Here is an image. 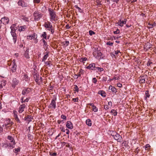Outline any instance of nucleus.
I'll use <instances>...</instances> for the list:
<instances>
[{"label":"nucleus","instance_id":"nucleus-1","mask_svg":"<svg viewBox=\"0 0 156 156\" xmlns=\"http://www.w3.org/2000/svg\"><path fill=\"white\" fill-rule=\"evenodd\" d=\"M15 24H12L10 27L11 29V35L13 37V40L14 42L15 43L17 40V37L16 33V31L17 30L16 27H15Z\"/></svg>","mask_w":156,"mask_h":156},{"label":"nucleus","instance_id":"nucleus-2","mask_svg":"<svg viewBox=\"0 0 156 156\" xmlns=\"http://www.w3.org/2000/svg\"><path fill=\"white\" fill-rule=\"evenodd\" d=\"M93 55L97 59H101L103 58L102 53L98 48H95L94 51L93 52Z\"/></svg>","mask_w":156,"mask_h":156},{"label":"nucleus","instance_id":"nucleus-3","mask_svg":"<svg viewBox=\"0 0 156 156\" xmlns=\"http://www.w3.org/2000/svg\"><path fill=\"white\" fill-rule=\"evenodd\" d=\"M111 135L114 138V139L117 141L118 142H121L122 141V137L118 133L115 132H113Z\"/></svg>","mask_w":156,"mask_h":156},{"label":"nucleus","instance_id":"nucleus-4","mask_svg":"<svg viewBox=\"0 0 156 156\" xmlns=\"http://www.w3.org/2000/svg\"><path fill=\"white\" fill-rule=\"evenodd\" d=\"M48 11L49 12L50 16V19L51 21H55V19L56 18V15L55 13L53 10H52L51 8H49Z\"/></svg>","mask_w":156,"mask_h":156},{"label":"nucleus","instance_id":"nucleus-5","mask_svg":"<svg viewBox=\"0 0 156 156\" xmlns=\"http://www.w3.org/2000/svg\"><path fill=\"white\" fill-rule=\"evenodd\" d=\"M7 138L11 142V143L9 144V147L12 148H14L15 147L14 145L16 143L13 137L11 136H8Z\"/></svg>","mask_w":156,"mask_h":156},{"label":"nucleus","instance_id":"nucleus-6","mask_svg":"<svg viewBox=\"0 0 156 156\" xmlns=\"http://www.w3.org/2000/svg\"><path fill=\"white\" fill-rule=\"evenodd\" d=\"M56 100V98L53 99L51 101V103L50 104L48 107L49 108H54L55 109L56 108V102L55 101Z\"/></svg>","mask_w":156,"mask_h":156},{"label":"nucleus","instance_id":"nucleus-7","mask_svg":"<svg viewBox=\"0 0 156 156\" xmlns=\"http://www.w3.org/2000/svg\"><path fill=\"white\" fill-rule=\"evenodd\" d=\"M33 15L35 20L36 21L39 20L40 19L41 16V14L36 12L34 13Z\"/></svg>","mask_w":156,"mask_h":156},{"label":"nucleus","instance_id":"nucleus-8","mask_svg":"<svg viewBox=\"0 0 156 156\" xmlns=\"http://www.w3.org/2000/svg\"><path fill=\"white\" fill-rule=\"evenodd\" d=\"M26 106V105L25 104H23L20 105L18 110V112L19 113H21L24 111V109Z\"/></svg>","mask_w":156,"mask_h":156},{"label":"nucleus","instance_id":"nucleus-9","mask_svg":"<svg viewBox=\"0 0 156 156\" xmlns=\"http://www.w3.org/2000/svg\"><path fill=\"white\" fill-rule=\"evenodd\" d=\"M95 64L94 63H91L87 67V69L92 70H95V69L96 68Z\"/></svg>","mask_w":156,"mask_h":156},{"label":"nucleus","instance_id":"nucleus-10","mask_svg":"<svg viewBox=\"0 0 156 156\" xmlns=\"http://www.w3.org/2000/svg\"><path fill=\"white\" fill-rule=\"evenodd\" d=\"M16 111H14L13 113L14 114V117L15 120L18 122L19 123H21L20 121V120L18 116L16 114Z\"/></svg>","mask_w":156,"mask_h":156},{"label":"nucleus","instance_id":"nucleus-11","mask_svg":"<svg viewBox=\"0 0 156 156\" xmlns=\"http://www.w3.org/2000/svg\"><path fill=\"white\" fill-rule=\"evenodd\" d=\"M44 27L46 28L49 29L50 28H52V26L50 22H48L47 23L45 22V23Z\"/></svg>","mask_w":156,"mask_h":156},{"label":"nucleus","instance_id":"nucleus-12","mask_svg":"<svg viewBox=\"0 0 156 156\" xmlns=\"http://www.w3.org/2000/svg\"><path fill=\"white\" fill-rule=\"evenodd\" d=\"M2 22H3L4 23L8 24L9 21V20L8 17H5L2 18L1 20H0Z\"/></svg>","mask_w":156,"mask_h":156},{"label":"nucleus","instance_id":"nucleus-13","mask_svg":"<svg viewBox=\"0 0 156 156\" xmlns=\"http://www.w3.org/2000/svg\"><path fill=\"white\" fill-rule=\"evenodd\" d=\"M66 126L69 129H72L73 128V124L70 121H67L66 123Z\"/></svg>","mask_w":156,"mask_h":156},{"label":"nucleus","instance_id":"nucleus-14","mask_svg":"<svg viewBox=\"0 0 156 156\" xmlns=\"http://www.w3.org/2000/svg\"><path fill=\"white\" fill-rule=\"evenodd\" d=\"M18 3L19 5L23 7H26V5H25L24 2L22 0H19Z\"/></svg>","mask_w":156,"mask_h":156},{"label":"nucleus","instance_id":"nucleus-15","mask_svg":"<svg viewBox=\"0 0 156 156\" xmlns=\"http://www.w3.org/2000/svg\"><path fill=\"white\" fill-rule=\"evenodd\" d=\"M35 80L36 82H37L39 84L40 83L39 81V75L35 74L34 76Z\"/></svg>","mask_w":156,"mask_h":156},{"label":"nucleus","instance_id":"nucleus-16","mask_svg":"<svg viewBox=\"0 0 156 156\" xmlns=\"http://www.w3.org/2000/svg\"><path fill=\"white\" fill-rule=\"evenodd\" d=\"M19 81L17 80L16 78H13L12 80V86H13L17 85L18 84Z\"/></svg>","mask_w":156,"mask_h":156},{"label":"nucleus","instance_id":"nucleus-17","mask_svg":"<svg viewBox=\"0 0 156 156\" xmlns=\"http://www.w3.org/2000/svg\"><path fill=\"white\" fill-rule=\"evenodd\" d=\"M145 78L144 76H140V83H145Z\"/></svg>","mask_w":156,"mask_h":156},{"label":"nucleus","instance_id":"nucleus-18","mask_svg":"<svg viewBox=\"0 0 156 156\" xmlns=\"http://www.w3.org/2000/svg\"><path fill=\"white\" fill-rule=\"evenodd\" d=\"M12 65V66L11 68V70L13 73L15 72L16 70V64H14Z\"/></svg>","mask_w":156,"mask_h":156},{"label":"nucleus","instance_id":"nucleus-19","mask_svg":"<svg viewBox=\"0 0 156 156\" xmlns=\"http://www.w3.org/2000/svg\"><path fill=\"white\" fill-rule=\"evenodd\" d=\"M109 90H110L111 91L115 93H116L117 92L116 89L114 87L112 86H110L109 87Z\"/></svg>","mask_w":156,"mask_h":156},{"label":"nucleus","instance_id":"nucleus-20","mask_svg":"<svg viewBox=\"0 0 156 156\" xmlns=\"http://www.w3.org/2000/svg\"><path fill=\"white\" fill-rule=\"evenodd\" d=\"M29 51V49L27 48L26 50V51H25L24 54V57L27 58H30V57L29 56V55H28Z\"/></svg>","mask_w":156,"mask_h":156},{"label":"nucleus","instance_id":"nucleus-21","mask_svg":"<svg viewBox=\"0 0 156 156\" xmlns=\"http://www.w3.org/2000/svg\"><path fill=\"white\" fill-rule=\"evenodd\" d=\"M98 94H101L102 96H106L105 92L103 90H100L98 92Z\"/></svg>","mask_w":156,"mask_h":156},{"label":"nucleus","instance_id":"nucleus-22","mask_svg":"<svg viewBox=\"0 0 156 156\" xmlns=\"http://www.w3.org/2000/svg\"><path fill=\"white\" fill-rule=\"evenodd\" d=\"M110 113L112 115H113L114 116L117 115V112L114 109H112L111 110Z\"/></svg>","mask_w":156,"mask_h":156},{"label":"nucleus","instance_id":"nucleus-23","mask_svg":"<svg viewBox=\"0 0 156 156\" xmlns=\"http://www.w3.org/2000/svg\"><path fill=\"white\" fill-rule=\"evenodd\" d=\"M20 17L21 19H22L25 21H28V18L25 17L24 16H20Z\"/></svg>","mask_w":156,"mask_h":156},{"label":"nucleus","instance_id":"nucleus-24","mask_svg":"<svg viewBox=\"0 0 156 156\" xmlns=\"http://www.w3.org/2000/svg\"><path fill=\"white\" fill-rule=\"evenodd\" d=\"M86 123L89 126H91L92 125L91 121L90 119H88L86 120Z\"/></svg>","mask_w":156,"mask_h":156},{"label":"nucleus","instance_id":"nucleus-25","mask_svg":"<svg viewBox=\"0 0 156 156\" xmlns=\"http://www.w3.org/2000/svg\"><path fill=\"white\" fill-rule=\"evenodd\" d=\"M95 70H96L97 72H101L103 70V69L102 68L96 67Z\"/></svg>","mask_w":156,"mask_h":156},{"label":"nucleus","instance_id":"nucleus-26","mask_svg":"<svg viewBox=\"0 0 156 156\" xmlns=\"http://www.w3.org/2000/svg\"><path fill=\"white\" fill-rule=\"evenodd\" d=\"M126 19H124V21H122V22L119 23V25L121 27H123V24H125L126 23Z\"/></svg>","mask_w":156,"mask_h":156},{"label":"nucleus","instance_id":"nucleus-27","mask_svg":"<svg viewBox=\"0 0 156 156\" xmlns=\"http://www.w3.org/2000/svg\"><path fill=\"white\" fill-rule=\"evenodd\" d=\"M27 121L28 122V123L32 121V119H33L32 117L30 115H28L27 116Z\"/></svg>","mask_w":156,"mask_h":156},{"label":"nucleus","instance_id":"nucleus-28","mask_svg":"<svg viewBox=\"0 0 156 156\" xmlns=\"http://www.w3.org/2000/svg\"><path fill=\"white\" fill-rule=\"evenodd\" d=\"M48 56V53H47L43 57V59H42V61H45L47 58V57Z\"/></svg>","mask_w":156,"mask_h":156},{"label":"nucleus","instance_id":"nucleus-29","mask_svg":"<svg viewBox=\"0 0 156 156\" xmlns=\"http://www.w3.org/2000/svg\"><path fill=\"white\" fill-rule=\"evenodd\" d=\"M43 42L44 43V46L46 48H47L48 45L47 42L45 41V40L43 39H42Z\"/></svg>","mask_w":156,"mask_h":156},{"label":"nucleus","instance_id":"nucleus-30","mask_svg":"<svg viewBox=\"0 0 156 156\" xmlns=\"http://www.w3.org/2000/svg\"><path fill=\"white\" fill-rule=\"evenodd\" d=\"M34 38L35 36L33 35H31L27 36V38L30 40L34 39Z\"/></svg>","mask_w":156,"mask_h":156},{"label":"nucleus","instance_id":"nucleus-31","mask_svg":"<svg viewBox=\"0 0 156 156\" xmlns=\"http://www.w3.org/2000/svg\"><path fill=\"white\" fill-rule=\"evenodd\" d=\"M92 108L94 112H97L98 111V108L97 107L94 105H92Z\"/></svg>","mask_w":156,"mask_h":156},{"label":"nucleus","instance_id":"nucleus-32","mask_svg":"<svg viewBox=\"0 0 156 156\" xmlns=\"http://www.w3.org/2000/svg\"><path fill=\"white\" fill-rule=\"evenodd\" d=\"M46 32H44L43 34L41 35V37H43L45 39H46Z\"/></svg>","mask_w":156,"mask_h":156},{"label":"nucleus","instance_id":"nucleus-33","mask_svg":"<svg viewBox=\"0 0 156 156\" xmlns=\"http://www.w3.org/2000/svg\"><path fill=\"white\" fill-rule=\"evenodd\" d=\"M24 89L25 91H26V92L27 94H29L31 91V89L29 88H27Z\"/></svg>","mask_w":156,"mask_h":156},{"label":"nucleus","instance_id":"nucleus-34","mask_svg":"<svg viewBox=\"0 0 156 156\" xmlns=\"http://www.w3.org/2000/svg\"><path fill=\"white\" fill-rule=\"evenodd\" d=\"M75 7L78 10V11L80 12H83V10L81 9V8L79 7H78L77 5H75Z\"/></svg>","mask_w":156,"mask_h":156},{"label":"nucleus","instance_id":"nucleus-35","mask_svg":"<svg viewBox=\"0 0 156 156\" xmlns=\"http://www.w3.org/2000/svg\"><path fill=\"white\" fill-rule=\"evenodd\" d=\"M87 60V58H81L80 60V62H83L84 61H86Z\"/></svg>","mask_w":156,"mask_h":156},{"label":"nucleus","instance_id":"nucleus-36","mask_svg":"<svg viewBox=\"0 0 156 156\" xmlns=\"http://www.w3.org/2000/svg\"><path fill=\"white\" fill-rule=\"evenodd\" d=\"M45 63L46 65L48 66L49 67H50L51 66V63L50 61L46 62H45Z\"/></svg>","mask_w":156,"mask_h":156},{"label":"nucleus","instance_id":"nucleus-37","mask_svg":"<svg viewBox=\"0 0 156 156\" xmlns=\"http://www.w3.org/2000/svg\"><path fill=\"white\" fill-rule=\"evenodd\" d=\"M25 27H20L19 29L20 31H24L25 30Z\"/></svg>","mask_w":156,"mask_h":156},{"label":"nucleus","instance_id":"nucleus-38","mask_svg":"<svg viewBox=\"0 0 156 156\" xmlns=\"http://www.w3.org/2000/svg\"><path fill=\"white\" fill-rule=\"evenodd\" d=\"M20 148H15L14 149L13 151L15 153H17L20 151Z\"/></svg>","mask_w":156,"mask_h":156},{"label":"nucleus","instance_id":"nucleus-39","mask_svg":"<svg viewBox=\"0 0 156 156\" xmlns=\"http://www.w3.org/2000/svg\"><path fill=\"white\" fill-rule=\"evenodd\" d=\"M48 30L49 31H50L52 34H53L54 33V30L53 29H52V28H50L49 29H48Z\"/></svg>","mask_w":156,"mask_h":156},{"label":"nucleus","instance_id":"nucleus-40","mask_svg":"<svg viewBox=\"0 0 156 156\" xmlns=\"http://www.w3.org/2000/svg\"><path fill=\"white\" fill-rule=\"evenodd\" d=\"M149 25L150 26L149 27V28H152L155 26L156 24L155 23H154V24H149Z\"/></svg>","mask_w":156,"mask_h":156},{"label":"nucleus","instance_id":"nucleus-41","mask_svg":"<svg viewBox=\"0 0 156 156\" xmlns=\"http://www.w3.org/2000/svg\"><path fill=\"white\" fill-rule=\"evenodd\" d=\"M89 34L90 36H92L93 35V34H95V33L91 30H89Z\"/></svg>","mask_w":156,"mask_h":156},{"label":"nucleus","instance_id":"nucleus-42","mask_svg":"<svg viewBox=\"0 0 156 156\" xmlns=\"http://www.w3.org/2000/svg\"><path fill=\"white\" fill-rule=\"evenodd\" d=\"M75 87L74 88L75 89V90L77 92H78L79 91V88L77 86L75 85H74Z\"/></svg>","mask_w":156,"mask_h":156},{"label":"nucleus","instance_id":"nucleus-43","mask_svg":"<svg viewBox=\"0 0 156 156\" xmlns=\"http://www.w3.org/2000/svg\"><path fill=\"white\" fill-rule=\"evenodd\" d=\"M114 33L115 34H119L120 33V31L119 29H117L116 31H114Z\"/></svg>","mask_w":156,"mask_h":156},{"label":"nucleus","instance_id":"nucleus-44","mask_svg":"<svg viewBox=\"0 0 156 156\" xmlns=\"http://www.w3.org/2000/svg\"><path fill=\"white\" fill-rule=\"evenodd\" d=\"M145 95L146 98H149L150 96V95L149 94L148 91L147 90L145 92Z\"/></svg>","mask_w":156,"mask_h":156},{"label":"nucleus","instance_id":"nucleus-45","mask_svg":"<svg viewBox=\"0 0 156 156\" xmlns=\"http://www.w3.org/2000/svg\"><path fill=\"white\" fill-rule=\"evenodd\" d=\"M127 144L126 141H125L123 142V143H122V146L126 147L127 146Z\"/></svg>","mask_w":156,"mask_h":156},{"label":"nucleus","instance_id":"nucleus-46","mask_svg":"<svg viewBox=\"0 0 156 156\" xmlns=\"http://www.w3.org/2000/svg\"><path fill=\"white\" fill-rule=\"evenodd\" d=\"M106 44L110 46H112L113 44V43L111 42L110 41H108L107 43Z\"/></svg>","mask_w":156,"mask_h":156},{"label":"nucleus","instance_id":"nucleus-47","mask_svg":"<svg viewBox=\"0 0 156 156\" xmlns=\"http://www.w3.org/2000/svg\"><path fill=\"white\" fill-rule=\"evenodd\" d=\"M61 117L64 119H66V116L64 115H62L61 116Z\"/></svg>","mask_w":156,"mask_h":156},{"label":"nucleus","instance_id":"nucleus-48","mask_svg":"<svg viewBox=\"0 0 156 156\" xmlns=\"http://www.w3.org/2000/svg\"><path fill=\"white\" fill-rule=\"evenodd\" d=\"M60 129L61 131L63 132H65L66 131V129L64 128V127H62L60 128Z\"/></svg>","mask_w":156,"mask_h":156},{"label":"nucleus","instance_id":"nucleus-49","mask_svg":"<svg viewBox=\"0 0 156 156\" xmlns=\"http://www.w3.org/2000/svg\"><path fill=\"white\" fill-rule=\"evenodd\" d=\"M110 108L109 106H108V105H105L104 106V108L105 110L108 109Z\"/></svg>","mask_w":156,"mask_h":156},{"label":"nucleus","instance_id":"nucleus-50","mask_svg":"<svg viewBox=\"0 0 156 156\" xmlns=\"http://www.w3.org/2000/svg\"><path fill=\"white\" fill-rule=\"evenodd\" d=\"M22 94L23 95H25L26 94H27L26 93V91H25V90H24V89L22 91Z\"/></svg>","mask_w":156,"mask_h":156},{"label":"nucleus","instance_id":"nucleus-51","mask_svg":"<svg viewBox=\"0 0 156 156\" xmlns=\"http://www.w3.org/2000/svg\"><path fill=\"white\" fill-rule=\"evenodd\" d=\"M73 100L75 102L78 101V98H74L73 99Z\"/></svg>","mask_w":156,"mask_h":156},{"label":"nucleus","instance_id":"nucleus-52","mask_svg":"<svg viewBox=\"0 0 156 156\" xmlns=\"http://www.w3.org/2000/svg\"><path fill=\"white\" fill-rule=\"evenodd\" d=\"M93 82L94 83H96L97 82V80L96 78H93Z\"/></svg>","mask_w":156,"mask_h":156},{"label":"nucleus","instance_id":"nucleus-53","mask_svg":"<svg viewBox=\"0 0 156 156\" xmlns=\"http://www.w3.org/2000/svg\"><path fill=\"white\" fill-rule=\"evenodd\" d=\"M69 43V42L68 41H65V43L64 44L65 45H66V46H67L68 45Z\"/></svg>","mask_w":156,"mask_h":156},{"label":"nucleus","instance_id":"nucleus-54","mask_svg":"<svg viewBox=\"0 0 156 156\" xmlns=\"http://www.w3.org/2000/svg\"><path fill=\"white\" fill-rule=\"evenodd\" d=\"M117 86L119 87H122V84L119 83L117 84Z\"/></svg>","mask_w":156,"mask_h":156},{"label":"nucleus","instance_id":"nucleus-55","mask_svg":"<svg viewBox=\"0 0 156 156\" xmlns=\"http://www.w3.org/2000/svg\"><path fill=\"white\" fill-rule=\"evenodd\" d=\"M66 147H69V148H70L71 147L70 146V145H69V144L68 143H67V144H66Z\"/></svg>","mask_w":156,"mask_h":156},{"label":"nucleus","instance_id":"nucleus-56","mask_svg":"<svg viewBox=\"0 0 156 156\" xmlns=\"http://www.w3.org/2000/svg\"><path fill=\"white\" fill-rule=\"evenodd\" d=\"M51 156H56L57 155L56 153H53L52 154H51Z\"/></svg>","mask_w":156,"mask_h":156},{"label":"nucleus","instance_id":"nucleus-57","mask_svg":"<svg viewBox=\"0 0 156 156\" xmlns=\"http://www.w3.org/2000/svg\"><path fill=\"white\" fill-rule=\"evenodd\" d=\"M108 105L110 106L111 107L112 105V103L111 101H110L108 102Z\"/></svg>","mask_w":156,"mask_h":156},{"label":"nucleus","instance_id":"nucleus-58","mask_svg":"<svg viewBox=\"0 0 156 156\" xmlns=\"http://www.w3.org/2000/svg\"><path fill=\"white\" fill-rule=\"evenodd\" d=\"M34 3H39L40 2V0H34Z\"/></svg>","mask_w":156,"mask_h":156},{"label":"nucleus","instance_id":"nucleus-59","mask_svg":"<svg viewBox=\"0 0 156 156\" xmlns=\"http://www.w3.org/2000/svg\"><path fill=\"white\" fill-rule=\"evenodd\" d=\"M66 134H69V130L67 129H66Z\"/></svg>","mask_w":156,"mask_h":156},{"label":"nucleus","instance_id":"nucleus-60","mask_svg":"<svg viewBox=\"0 0 156 156\" xmlns=\"http://www.w3.org/2000/svg\"><path fill=\"white\" fill-rule=\"evenodd\" d=\"M152 63V62H148L147 63V66H149Z\"/></svg>","mask_w":156,"mask_h":156},{"label":"nucleus","instance_id":"nucleus-61","mask_svg":"<svg viewBox=\"0 0 156 156\" xmlns=\"http://www.w3.org/2000/svg\"><path fill=\"white\" fill-rule=\"evenodd\" d=\"M73 78L75 79H77L78 78V77L77 76V74L73 76Z\"/></svg>","mask_w":156,"mask_h":156},{"label":"nucleus","instance_id":"nucleus-62","mask_svg":"<svg viewBox=\"0 0 156 156\" xmlns=\"http://www.w3.org/2000/svg\"><path fill=\"white\" fill-rule=\"evenodd\" d=\"M62 145L64 146H65V145H66V144H67V143L65 142H62Z\"/></svg>","mask_w":156,"mask_h":156},{"label":"nucleus","instance_id":"nucleus-63","mask_svg":"<svg viewBox=\"0 0 156 156\" xmlns=\"http://www.w3.org/2000/svg\"><path fill=\"white\" fill-rule=\"evenodd\" d=\"M66 28L67 29H69L70 27H69V24H67L66 25Z\"/></svg>","mask_w":156,"mask_h":156},{"label":"nucleus","instance_id":"nucleus-64","mask_svg":"<svg viewBox=\"0 0 156 156\" xmlns=\"http://www.w3.org/2000/svg\"><path fill=\"white\" fill-rule=\"evenodd\" d=\"M29 100V99L27 98L26 99L23 101L24 102H27Z\"/></svg>","mask_w":156,"mask_h":156}]
</instances>
